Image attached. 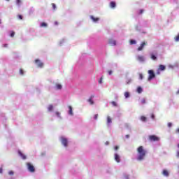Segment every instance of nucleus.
Returning <instances> with one entry per match:
<instances>
[{
    "instance_id": "f257e3e1",
    "label": "nucleus",
    "mask_w": 179,
    "mask_h": 179,
    "mask_svg": "<svg viewBox=\"0 0 179 179\" xmlns=\"http://www.w3.org/2000/svg\"><path fill=\"white\" fill-rule=\"evenodd\" d=\"M137 152L138 153V156L137 157V160H138V162H142V160L145 159V157L146 156V150L143 149V146L140 145L138 148H137Z\"/></svg>"
},
{
    "instance_id": "f03ea898",
    "label": "nucleus",
    "mask_w": 179,
    "mask_h": 179,
    "mask_svg": "<svg viewBox=\"0 0 179 179\" xmlns=\"http://www.w3.org/2000/svg\"><path fill=\"white\" fill-rule=\"evenodd\" d=\"M26 166L27 167V170L30 172V173H34V171H36V168L34 167V165H33V164L30 163V162H27L26 164Z\"/></svg>"
},
{
    "instance_id": "7ed1b4c3",
    "label": "nucleus",
    "mask_w": 179,
    "mask_h": 179,
    "mask_svg": "<svg viewBox=\"0 0 179 179\" xmlns=\"http://www.w3.org/2000/svg\"><path fill=\"white\" fill-rule=\"evenodd\" d=\"M148 141H150V142H159L160 138L155 135H150L148 136Z\"/></svg>"
},
{
    "instance_id": "20e7f679",
    "label": "nucleus",
    "mask_w": 179,
    "mask_h": 179,
    "mask_svg": "<svg viewBox=\"0 0 179 179\" xmlns=\"http://www.w3.org/2000/svg\"><path fill=\"white\" fill-rule=\"evenodd\" d=\"M148 74H149V76L148 78V81H150L152 80V79H155V78H156V75L155 74V71H153V70H149Z\"/></svg>"
},
{
    "instance_id": "39448f33",
    "label": "nucleus",
    "mask_w": 179,
    "mask_h": 179,
    "mask_svg": "<svg viewBox=\"0 0 179 179\" xmlns=\"http://www.w3.org/2000/svg\"><path fill=\"white\" fill-rule=\"evenodd\" d=\"M35 64H36L38 68H43V66H44V64L41 62V61H40L38 59L35 60Z\"/></svg>"
},
{
    "instance_id": "423d86ee",
    "label": "nucleus",
    "mask_w": 179,
    "mask_h": 179,
    "mask_svg": "<svg viewBox=\"0 0 179 179\" xmlns=\"http://www.w3.org/2000/svg\"><path fill=\"white\" fill-rule=\"evenodd\" d=\"M61 141H62V145H64V146L66 148V146H68V139H66V138L62 137Z\"/></svg>"
},
{
    "instance_id": "0eeeda50",
    "label": "nucleus",
    "mask_w": 179,
    "mask_h": 179,
    "mask_svg": "<svg viewBox=\"0 0 179 179\" xmlns=\"http://www.w3.org/2000/svg\"><path fill=\"white\" fill-rule=\"evenodd\" d=\"M108 44L112 46L117 45V41H115V40H113V38H110L108 41Z\"/></svg>"
},
{
    "instance_id": "6e6552de",
    "label": "nucleus",
    "mask_w": 179,
    "mask_h": 179,
    "mask_svg": "<svg viewBox=\"0 0 179 179\" xmlns=\"http://www.w3.org/2000/svg\"><path fill=\"white\" fill-rule=\"evenodd\" d=\"M145 45H146V42H142L141 45L138 48V51H142L143 50Z\"/></svg>"
},
{
    "instance_id": "1a4fd4ad",
    "label": "nucleus",
    "mask_w": 179,
    "mask_h": 179,
    "mask_svg": "<svg viewBox=\"0 0 179 179\" xmlns=\"http://www.w3.org/2000/svg\"><path fill=\"white\" fill-rule=\"evenodd\" d=\"M115 160L117 162V163H120L121 162V158L118 154H115Z\"/></svg>"
},
{
    "instance_id": "9d476101",
    "label": "nucleus",
    "mask_w": 179,
    "mask_h": 179,
    "mask_svg": "<svg viewBox=\"0 0 179 179\" xmlns=\"http://www.w3.org/2000/svg\"><path fill=\"white\" fill-rule=\"evenodd\" d=\"M137 61H139V62H143V61H145V57L142 55H139L137 57Z\"/></svg>"
},
{
    "instance_id": "9b49d317",
    "label": "nucleus",
    "mask_w": 179,
    "mask_h": 179,
    "mask_svg": "<svg viewBox=\"0 0 179 179\" xmlns=\"http://www.w3.org/2000/svg\"><path fill=\"white\" fill-rule=\"evenodd\" d=\"M94 97V95H92L90 98L88 99L89 103H90V104L92 105L94 104V102L93 101Z\"/></svg>"
},
{
    "instance_id": "f8f14e48",
    "label": "nucleus",
    "mask_w": 179,
    "mask_h": 179,
    "mask_svg": "<svg viewBox=\"0 0 179 179\" xmlns=\"http://www.w3.org/2000/svg\"><path fill=\"white\" fill-rule=\"evenodd\" d=\"M18 155L23 159V160H26L27 157L26 155H24L22 152L18 151Z\"/></svg>"
},
{
    "instance_id": "ddd939ff",
    "label": "nucleus",
    "mask_w": 179,
    "mask_h": 179,
    "mask_svg": "<svg viewBox=\"0 0 179 179\" xmlns=\"http://www.w3.org/2000/svg\"><path fill=\"white\" fill-rule=\"evenodd\" d=\"M162 174H163V176H165V177H169V171L164 169L162 171Z\"/></svg>"
},
{
    "instance_id": "4468645a",
    "label": "nucleus",
    "mask_w": 179,
    "mask_h": 179,
    "mask_svg": "<svg viewBox=\"0 0 179 179\" xmlns=\"http://www.w3.org/2000/svg\"><path fill=\"white\" fill-rule=\"evenodd\" d=\"M55 87L57 90H61L62 89V85H61V84L57 83L55 85Z\"/></svg>"
},
{
    "instance_id": "2eb2a0df",
    "label": "nucleus",
    "mask_w": 179,
    "mask_h": 179,
    "mask_svg": "<svg viewBox=\"0 0 179 179\" xmlns=\"http://www.w3.org/2000/svg\"><path fill=\"white\" fill-rule=\"evenodd\" d=\"M166 69V66L163 65V64H160L159 66V71H164Z\"/></svg>"
},
{
    "instance_id": "dca6fc26",
    "label": "nucleus",
    "mask_w": 179,
    "mask_h": 179,
    "mask_svg": "<svg viewBox=\"0 0 179 179\" xmlns=\"http://www.w3.org/2000/svg\"><path fill=\"white\" fill-rule=\"evenodd\" d=\"M90 17L93 22H99L100 20L99 17H94L93 15H91Z\"/></svg>"
},
{
    "instance_id": "f3484780",
    "label": "nucleus",
    "mask_w": 179,
    "mask_h": 179,
    "mask_svg": "<svg viewBox=\"0 0 179 179\" xmlns=\"http://www.w3.org/2000/svg\"><path fill=\"white\" fill-rule=\"evenodd\" d=\"M69 114L70 115H73V112L72 111V106H69Z\"/></svg>"
},
{
    "instance_id": "a211bd4d",
    "label": "nucleus",
    "mask_w": 179,
    "mask_h": 179,
    "mask_svg": "<svg viewBox=\"0 0 179 179\" xmlns=\"http://www.w3.org/2000/svg\"><path fill=\"white\" fill-rule=\"evenodd\" d=\"M141 120L143 121V122H146V121H148V118L145 116H141Z\"/></svg>"
},
{
    "instance_id": "6ab92c4d",
    "label": "nucleus",
    "mask_w": 179,
    "mask_h": 179,
    "mask_svg": "<svg viewBox=\"0 0 179 179\" xmlns=\"http://www.w3.org/2000/svg\"><path fill=\"white\" fill-rule=\"evenodd\" d=\"M110 8H115V6H116L115 2L111 1L110 3Z\"/></svg>"
},
{
    "instance_id": "aec40b11",
    "label": "nucleus",
    "mask_w": 179,
    "mask_h": 179,
    "mask_svg": "<svg viewBox=\"0 0 179 179\" xmlns=\"http://www.w3.org/2000/svg\"><path fill=\"white\" fill-rule=\"evenodd\" d=\"M112 122V120L111 117H110V116L107 117V124H111Z\"/></svg>"
},
{
    "instance_id": "412c9836",
    "label": "nucleus",
    "mask_w": 179,
    "mask_h": 179,
    "mask_svg": "<svg viewBox=\"0 0 179 179\" xmlns=\"http://www.w3.org/2000/svg\"><path fill=\"white\" fill-rule=\"evenodd\" d=\"M151 59H153L154 61H156V59H157V57L155 56V55L151 54Z\"/></svg>"
},
{
    "instance_id": "4be33fe9",
    "label": "nucleus",
    "mask_w": 179,
    "mask_h": 179,
    "mask_svg": "<svg viewBox=\"0 0 179 179\" xmlns=\"http://www.w3.org/2000/svg\"><path fill=\"white\" fill-rule=\"evenodd\" d=\"M48 24L45 22H42L41 24V27H47Z\"/></svg>"
},
{
    "instance_id": "5701e85b",
    "label": "nucleus",
    "mask_w": 179,
    "mask_h": 179,
    "mask_svg": "<svg viewBox=\"0 0 179 179\" xmlns=\"http://www.w3.org/2000/svg\"><path fill=\"white\" fill-rule=\"evenodd\" d=\"M124 97L126 99H128V97H129V92H124Z\"/></svg>"
},
{
    "instance_id": "b1692460",
    "label": "nucleus",
    "mask_w": 179,
    "mask_h": 179,
    "mask_svg": "<svg viewBox=\"0 0 179 179\" xmlns=\"http://www.w3.org/2000/svg\"><path fill=\"white\" fill-rule=\"evenodd\" d=\"M53 108H54V106H52V105H50L48 106V111H52Z\"/></svg>"
},
{
    "instance_id": "393cba45",
    "label": "nucleus",
    "mask_w": 179,
    "mask_h": 179,
    "mask_svg": "<svg viewBox=\"0 0 179 179\" xmlns=\"http://www.w3.org/2000/svg\"><path fill=\"white\" fill-rule=\"evenodd\" d=\"M137 92H138V93H142V87H138L137 88Z\"/></svg>"
},
{
    "instance_id": "a878e982",
    "label": "nucleus",
    "mask_w": 179,
    "mask_h": 179,
    "mask_svg": "<svg viewBox=\"0 0 179 179\" xmlns=\"http://www.w3.org/2000/svg\"><path fill=\"white\" fill-rule=\"evenodd\" d=\"M52 7L53 10H55V9H57V6L55 5V3H52Z\"/></svg>"
},
{
    "instance_id": "bb28decb",
    "label": "nucleus",
    "mask_w": 179,
    "mask_h": 179,
    "mask_svg": "<svg viewBox=\"0 0 179 179\" xmlns=\"http://www.w3.org/2000/svg\"><path fill=\"white\" fill-rule=\"evenodd\" d=\"M130 44H131V45L136 44V41H135V40H131V41H130Z\"/></svg>"
},
{
    "instance_id": "cd10ccee",
    "label": "nucleus",
    "mask_w": 179,
    "mask_h": 179,
    "mask_svg": "<svg viewBox=\"0 0 179 179\" xmlns=\"http://www.w3.org/2000/svg\"><path fill=\"white\" fill-rule=\"evenodd\" d=\"M111 104H112L114 107H117V102H116V101H113L111 102Z\"/></svg>"
},
{
    "instance_id": "c85d7f7f",
    "label": "nucleus",
    "mask_w": 179,
    "mask_h": 179,
    "mask_svg": "<svg viewBox=\"0 0 179 179\" xmlns=\"http://www.w3.org/2000/svg\"><path fill=\"white\" fill-rule=\"evenodd\" d=\"M17 17H18V19H19L20 20H23V15H17Z\"/></svg>"
},
{
    "instance_id": "c756f323",
    "label": "nucleus",
    "mask_w": 179,
    "mask_h": 179,
    "mask_svg": "<svg viewBox=\"0 0 179 179\" xmlns=\"http://www.w3.org/2000/svg\"><path fill=\"white\" fill-rule=\"evenodd\" d=\"M10 37H15V31H10Z\"/></svg>"
},
{
    "instance_id": "7c9ffc66",
    "label": "nucleus",
    "mask_w": 179,
    "mask_h": 179,
    "mask_svg": "<svg viewBox=\"0 0 179 179\" xmlns=\"http://www.w3.org/2000/svg\"><path fill=\"white\" fill-rule=\"evenodd\" d=\"M20 3H22L21 0H17V5L20 6Z\"/></svg>"
},
{
    "instance_id": "2f4dec72",
    "label": "nucleus",
    "mask_w": 179,
    "mask_h": 179,
    "mask_svg": "<svg viewBox=\"0 0 179 179\" xmlns=\"http://www.w3.org/2000/svg\"><path fill=\"white\" fill-rule=\"evenodd\" d=\"M175 41H179V34L177 36H176Z\"/></svg>"
},
{
    "instance_id": "473e14b6",
    "label": "nucleus",
    "mask_w": 179,
    "mask_h": 179,
    "mask_svg": "<svg viewBox=\"0 0 179 179\" xmlns=\"http://www.w3.org/2000/svg\"><path fill=\"white\" fill-rule=\"evenodd\" d=\"M97 118H99V115L98 114L94 115V120H97Z\"/></svg>"
},
{
    "instance_id": "72a5a7b5",
    "label": "nucleus",
    "mask_w": 179,
    "mask_h": 179,
    "mask_svg": "<svg viewBox=\"0 0 179 179\" xmlns=\"http://www.w3.org/2000/svg\"><path fill=\"white\" fill-rule=\"evenodd\" d=\"M139 78L142 80V79H143V75L142 73H140L139 74Z\"/></svg>"
},
{
    "instance_id": "f704fd0d",
    "label": "nucleus",
    "mask_w": 179,
    "mask_h": 179,
    "mask_svg": "<svg viewBox=\"0 0 179 179\" xmlns=\"http://www.w3.org/2000/svg\"><path fill=\"white\" fill-rule=\"evenodd\" d=\"M56 115L58 116L59 117H61V113L59 112H56L55 113Z\"/></svg>"
},
{
    "instance_id": "c9c22d12",
    "label": "nucleus",
    "mask_w": 179,
    "mask_h": 179,
    "mask_svg": "<svg viewBox=\"0 0 179 179\" xmlns=\"http://www.w3.org/2000/svg\"><path fill=\"white\" fill-rule=\"evenodd\" d=\"M172 126H173V124L171 122L168 123L169 128H171Z\"/></svg>"
},
{
    "instance_id": "e433bc0d",
    "label": "nucleus",
    "mask_w": 179,
    "mask_h": 179,
    "mask_svg": "<svg viewBox=\"0 0 179 179\" xmlns=\"http://www.w3.org/2000/svg\"><path fill=\"white\" fill-rule=\"evenodd\" d=\"M20 75H23L24 73L22 69H20Z\"/></svg>"
},
{
    "instance_id": "4c0bfd02",
    "label": "nucleus",
    "mask_w": 179,
    "mask_h": 179,
    "mask_svg": "<svg viewBox=\"0 0 179 179\" xmlns=\"http://www.w3.org/2000/svg\"><path fill=\"white\" fill-rule=\"evenodd\" d=\"M141 103H142L143 104H145V103H146V100H145V99H143L141 100Z\"/></svg>"
},
{
    "instance_id": "58836bf2",
    "label": "nucleus",
    "mask_w": 179,
    "mask_h": 179,
    "mask_svg": "<svg viewBox=\"0 0 179 179\" xmlns=\"http://www.w3.org/2000/svg\"><path fill=\"white\" fill-rule=\"evenodd\" d=\"M108 75H113V71L109 70V71H108Z\"/></svg>"
},
{
    "instance_id": "ea45409f",
    "label": "nucleus",
    "mask_w": 179,
    "mask_h": 179,
    "mask_svg": "<svg viewBox=\"0 0 179 179\" xmlns=\"http://www.w3.org/2000/svg\"><path fill=\"white\" fill-rule=\"evenodd\" d=\"M120 147L118 145L115 146V150H118Z\"/></svg>"
},
{
    "instance_id": "a19ab883",
    "label": "nucleus",
    "mask_w": 179,
    "mask_h": 179,
    "mask_svg": "<svg viewBox=\"0 0 179 179\" xmlns=\"http://www.w3.org/2000/svg\"><path fill=\"white\" fill-rule=\"evenodd\" d=\"M8 174H9L10 176H13V171H9V172H8Z\"/></svg>"
},
{
    "instance_id": "79ce46f5",
    "label": "nucleus",
    "mask_w": 179,
    "mask_h": 179,
    "mask_svg": "<svg viewBox=\"0 0 179 179\" xmlns=\"http://www.w3.org/2000/svg\"><path fill=\"white\" fill-rule=\"evenodd\" d=\"M151 118H152V120H155V114H152V115H151Z\"/></svg>"
},
{
    "instance_id": "37998d69",
    "label": "nucleus",
    "mask_w": 179,
    "mask_h": 179,
    "mask_svg": "<svg viewBox=\"0 0 179 179\" xmlns=\"http://www.w3.org/2000/svg\"><path fill=\"white\" fill-rule=\"evenodd\" d=\"M176 134H179V128H178V129L176 130Z\"/></svg>"
},
{
    "instance_id": "c03bdc74",
    "label": "nucleus",
    "mask_w": 179,
    "mask_h": 179,
    "mask_svg": "<svg viewBox=\"0 0 179 179\" xmlns=\"http://www.w3.org/2000/svg\"><path fill=\"white\" fill-rule=\"evenodd\" d=\"M176 157H179V151H177V152H176Z\"/></svg>"
},
{
    "instance_id": "a18cd8bd",
    "label": "nucleus",
    "mask_w": 179,
    "mask_h": 179,
    "mask_svg": "<svg viewBox=\"0 0 179 179\" xmlns=\"http://www.w3.org/2000/svg\"><path fill=\"white\" fill-rule=\"evenodd\" d=\"M140 15H142V13H143V10H140Z\"/></svg>"
},
{
    "instance_id": "49530a36",
    "label": "nucleus",
    "mask_w": 179,
    "mask_h": 179,
    "mask_svg": "<svg viewBox=\"0 0 179 179\" xmlns=\"http://www.w3.org/2000/svg\"><path fill=\"white\" fill-rule=\"evenodd\" d=\"M131 81H132L131 80H129L128 82L127 83V85H129V83H131Z\"/></svg>"
},
{
    "instance_id": "de8ad7c7",
    "label": "nucleus",
    "mask_w": 179,
    "mask_h": 179,
    "mask_svg": "<svg viewBox=\"0 0 179 179\" xmlns=\"http://www.w3.org/2000/svg\"><path fill=\"white\" fill-rule=\"evenodd\" d=\"M125 136L128 139L129 138V134H127Z\"/></svg>"
},
{
    "instance_id": "09e8293b",
    "label": "nucleus",
    "mask_w": 179,
    "mask_h": 179,
    "mask_svg": "<svg viewBox=\"0 0 179 179\" xmlns=\"http://www.w3.org/2000/svg\"><path fill=\"white\" fill-rule=\"evenodd\" d=\"M3 169L2 168H0V173H2Z\"/></svg>"
},
{
    "instance_id": "8fccbe9b",
    "label": "nucleus",
    "mask_w": 179,
    "mask_h": 179,
    "mask_svg": "<svg viewBox=\"0 0 179 179\" xmlns=\"http://www.w3.org/2000/svg\"><path fill=\"white\" fill-rule=\"evenodd\" d=\"M55 24L56 26H57L58 22H55Z\"/></svg>"
},
{
    "instance_id": "3c124183",
    "label": "nucleus",
    "mask_w": 179,
    "mask_h": 179,
    "mask_svg": "<svg viewBox=\"0 0 179 179\" xmlns=\"http://www.w3.org/2000/svg\"><path fill=\"white\" fill-rule=\"evenodd\" d=\"M103 79V78H101L99 83H101V80Z\"/></svg>"
},
{
    "instance_id": "603ef678",
    "label": "nucleus",
    "mask_w": 179,
    "mask_h": 179,
    "mask_svg": "<svg viewBox=\"0 0 179 179\" xmlns=\"http://www.w3.org/2000/svg\"><path fill=\"white\" fill-rule=\"evenodd\" d=\"M4 47H8V44L4 45Z\"/></svg>"
},
{
    "instance_id": "864d4df0",
    "label": "nucleus",
    "mask_w": 179,
    "mask_h": 179,
    "mask_svg": "<svg viewBox=\"0 0 179 179\" xmlns=\"http://www.w3.org/2000/svg\"><path fill=\"white\" fill-rule=\"evenodd\" d=\"M106 145H108V142H106Z\"/></svg>"
},
{
    "instance_id": "5fc2aeb1",
    "label": "nucleus",
    "mask_w": 179,
    "mask_h": 179,
    "mask_svg": "<svg viewBox=\"0 0 179 179\" xmlns=\"http://www.w3.org/2000/svg\"><path fill=\"white\" fill-rule=\"evenodd\" d=\"M8 2H9L10 0H6Z\"/></svg>"
},
{
    "instance_id": "6e6d98bb",
    "label": "nucleus",
    "mask_w": 179,
    "mask_h": 179,
    "mask_svg": "<svg viewBox=\"0 0 179 179\" xmlns=\"http://www.w3.org/2000/svg\"><path fill=\"white\" fill-rule=\"evenodd\" d=\"M0 24H1V20H0Z\"/></svg>"
}]
</instances>
